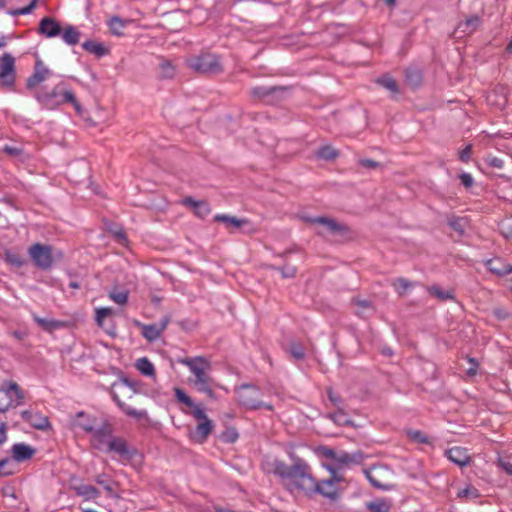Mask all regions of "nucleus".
<instances>
[{
	"label": "nucleus",
	"instance_id": "1",
	"mask_svg": "<svg viewBox=\"0 0 512 512\" xmlns=\"http://www.w3.org/2000/svg\"><path fill=\"white\" fill-rule=\"evenodd\" d=\"M262 469L267 474L278 476L291 492L299 490L313 494V490L316 489V479L312 475L311 467L301 458H297L291 466L276 458L267 459L262 463Z\"/></svg>",
	"mask_w": 512,
	"mask_h": 512
},
{
	"label": "nucleus",
	"instance_id": "2",
	"mask_svg": "<svg viewBox=\"0 0 512 512\" xmlns=\"http://www.w3.org/2000/svg\"><path fill=\"white\" fill-rule=\"evenodd\" d=\"M34 97L44 109L54 110L62 104L71 103L78 115L81 116L83 114V108L76 99L73 91L66 89L64 84L55 85L49 92H35Z\"/></svg>",
	"mask_w": 512,
	"mask_h": 512
},
{
	"label": "nucleus",
	"instance_id": "3",
	"mask_svg": "<svg viewBox=\"0 0 512 512\" xmlns=\"http://www.w3.org/2000/svg\"><path fill=\"white\" fill-rule=\"evenodd\" d=\"M24 398V392L16 382L3 381L0 384V413H6L9 409L22 405Z\"/></svg>",
	"mask_w": 512,
	"mask_h": 512
},
{
	"label": "nucleus",
	"instance_id": "4",
	"mask_svg": "<svg viewBox=\"0 0 512 512\" xmlns=\"http://www.w3.org/2000/svg\"><path fill=\"white\" fill-rule=\"evenodd\" d=\"M239 403L247 409L257 410L265 408L269 411L273 410L271 404L261 401V390L258 386L252 384H242L235 390Z\"/></svg>",
	"mask_w": 512,
	"mask_h": 512
},
{
	"label": "nucleus",
	"instance_id": "5",
	"mask_svg": "<svg viewBox=\"0 0 512 512\" xmlns=\"http://www.w3.org/2000/svg\"><path fill=\"white\" fill-rule=\"evenodd\" d=\"M187 65L201 74H218L223 71L219 56L213 53H202L191 57L188 59Z\"/></svg>",
	"mask_w": 512,
	"mask_h": 512
},
{
	"label": "nucleus",
	"instance_id": "6",
	"mask_svg": "<svg viewBox=\"0 0 512 512\" xmlns=\"http://www.w3.org/2000/svg\"><path fill=\"white\" fill-rule=\"evenodd\" d=\"M28 255L37 268L50 270L54 264L53 249L50 245L34 243L28 249Z\"/></svg>",
	"mask_w": 512,
	"mask_h": 512
},
{
	"label": "nucleus",
	"instance_id": "7",
	"mask_svg": "<svg viewBox=\"0 0 512 512\" xmlns=\"http://www.w3.org/2000/svg\"><path fill=\"white\" fill-rule=\"evenodd\" d=\"M324 467L330 472L331 477L326 480L316 481V489L314 493L321 494L327 498L334 499L337 494V483L343 481V476L337 472V467L333 465H324Z\"/></svg>",
	"mask_w": 512,
	"mask_h": 512
},
{
	"label": "nucleus",
	"instance_id": "8",
	"mask_svg": "<svg viewBox=\"0 0 512 512\" xmlns=\"http://www.w3.org/2000/svg\"><path fill=\"white\" fill-rule=\"evenodd\" d=\"M114 427L108 421H103L100 425L94 428V432H91L90 443L94 449L104 451L111 439L115 436L113 434Z\"/></svg>",
	"mask_w": 512,
	"mask_h": 512
},
{
	"label": "nucleus",
	"instance_id": "9",
	"mask_svg": "<svg viewBox=\"0 0 512 512\" xmlns=\"http://www.w3.org/2000/svg\"><path fill=\"white\" fill-rule=\"evenodd\" d=\"M191 414L195 419L200 421L195 428L192 438L195 442L202 444L207 440L209 434L212 432L214 424L207 417L202 407H195V410H193Z\"/></svg>",
	"mask_w": 512,
	"mask_h": 512
},
{
	"label": "nucleus",
	"instance_id": "10",
	"mask_svg": "<svg viewBox=\"0 0 512 512\" xmlns=\"http://www.w3.org/2000/svg\"><path fill=\"white\" fill-rule=\"evenodd\" d=\"M179 362L189 368L190 372L195 376L194 380H206L211 378L209 375L211 364L206 358L201 356L186 357Z\"/></svg>",
	"mask_w": 512,
	"mask_h": 512
},
{
	"label": "nucleus",
	"instance_id": "11",
	"mask_svg": "<svg viewBox=\"0 0 512 512\" xmlns=\"http://www.w3.org/2000/svg\"><path fill=\"white\" fill-rule=\"evenodd\" d=\"M15 59L9 54L5 53L0 57V85L11 89L15 84Z\"/></svg>",
	"mask_w": 512,
	"mask_h": 512
},
{
	"label": "nucleus",
	"instance_id": "12",
	"mask_svg": "<svg viewBox=\"0 0 512 512\" xmlns=\"http://www.w3.org/2000/svg\"><path fill=\"white\" fill-rule=\"evenodd\" d=\"M23 421L37 430L46 431L51 428L49 418L34 409H26L20 413Z\"/></svg>",
	"mask_w": 512,
	"mask_h": 512
},
{
	"label": "nucleus",
	"instance_id": "13",
	"mask_svg": "<svg viewBox=\"0 0 512 512\" xmlns=\"http://www.w3.org/2000/svg\"><path fill=\"white\" fill-rule=\"evenodd\" d=\"M103 452L114 453L124 460L132 459L135 454V450L130 449L127 441L119 436H114Z\"/></svg>",
	"mask_w": 512,
	"mask_h": 512
},
{
	"label": "nucleus",
	"instance_id": "14",
	"mask_svg": "<svg viewBox=\"0 0 512 512\" xmlns=\"http://www.w3.org/2000/svg\"><path fill=\"white\" fill-rule=\"evenodd\" d=\"M482 18L478 15H471L463 21H460L453 31L456 38H462L472 35L482 25Z\"/></svg>",
	"mask_w": 512,
	"mask_h": 512
},
{
	"label": "nucleus",
	"instance_id": "15",
	"mask_svg": "<svg viewBox=\"0 0 512 512\" xmlns=\"http://www.w3.org/2000/svg\"><path fill=\"white\" fill-rule=\"evenodd\" d=\"M215 222H221L225 225V228L233 233L235 230L250 228L251 222L248 219H239L235 216H230L226 214H217L214 216ZM248 231H252V229H248Z\"/></svg>",
	"mask_w": 512,
	"mask_h": 512
},
{
	"label": "nucleus",
	"instance_id": "16",
	"mask_svg": "<svg viewBox=\"0 0 512 512\" xmlns=\"http://www.w3.org/2000/svg\"><path fill=\"white\" fill-rule=\"evenodd\" d=\"M52 75L41 60H37L34 67V72L28 77L26 86L28 89H34L36 86L47 80Z\"/></svg>",
	"mask_w": 512,
	"mask_h": 512
},
{
	"label": "nucleus",
	"instance_id": "17",
	"mask_svg": "<svg viewBox=\"0 0 512 512\" xmlns=\"http://www.w3.org/2000/svg\"><path fill=\"white\" fill-rule=\"evenodd\" d=\"M71 423L74 428L81 429L90 434L91 432H94V428L97 426V419L84 411H79L72 418Z\"/></svg>",
	"mask_w": 512,
	"mask_h": 512
},
{
	"label": "nucleus",
	"instance_id": "18",
	"mask_svg": "<svg viewBox=\"0 0 512 512\" xmlns=\"http://www.w3.org/2000/svg\"><path fill=\"white\" fill-rule=\"evenodd\" d=\"M169 319L164 317L159 325L157 324H141L138 325L142 329V336L149 342L157 340L162 332L166 329Z\"/></svg>",
	"mask_w": 512,
	"mask_h": 512
},
{
	"label": "nucleus",
	"instance_id": "19",
	"mask_svg": "<svg viewBox=\"0 0 512 512\" xmlns=\"http://www.w3.org/2000/svg\"><path fill=\"white\" fill-rule=\"evenodd\" d=\"M38 33L47 38H54L61 34V26L56 19L44 17L39 23Z\"/></svg>",
	"mask_w": 512,
	"mask_h": 512
},
{
	"label": "nucleus",
	"instance_id": "20",
	"mask_svg": "<svg viewBox=\"0 0 512 512\" xmlns=\"http://www.w3.org/2000/svg\"><path fill=\"white\" fill-rule=\"evenodd\" d=\"M363 461V456L360 452L356 453H347L345 451L336 452V457L334 463H331L330 465H333L337 467V471L341 469L344 466H349L351 464H360Z\"/></svg>",
	"mask_w": 512,
	"mask_h": 512
},
{
	"label": "nucleus",
	"instance_id": "21",
	"mask_svg": "<svg viewBox=\"0 0 512 512\" xmlns=\"http://www.w3.org/2000/svg\"><path fill=\"white\" fill-rule=\"evenodd\" d=\"M445 456L454 464L464 467L469 464L470 456L467 449L462 447H452L445 452Z\"/></svg>",
	"mask_w": 512,
	"mask_h": 512
},
{
	"label": "nucleus",
	"instance_id": "22",
	"mask_svg": "<svg viewBox=\"0 0 512 512\" xmlns=\"http://www.w3.org/2000/svg\"><path fill=\"white\" fill-rule=\"evenodd\" d=\"M112 398L114 402L117 404V406L121 409L123 413H125L127 416L132 417L136 420H142L148 418V413L146 410H137L132 408L130 405H128L126 402L122 401L118 394L113 392Z\"/></svg>",
	"mask_w": 512,
	"mask_h": 512
},
{
	"label": "nucleus",
	"instance_id": "23",
	"mask_svg": "<svg viewBox=\"0 0 512 512\" xmlns=\"http://www.w3.org/2000/svg\"><path fill=\"white\" fill-rule=\"evenodd\" d=\"M12 457L17 462L30 459L35 454V449L25 443H16L11 448Z\"/></svg>",
	"mask_w": 512,
	"mask_h": 512
},
{
	"label": "nucleus",
	"instance_id": "24",
	"mask_svg": "<svg viewBox=\"0 0 512 512\" xmlns=\"http://www.w3.org/2000/svg\"><path fill=\"white\" fill-rule=\"evenodd\" d=\"M310 222L322 225L328 232L336 234L346 232V226L338 223L336 220L328 217H315Z\"/></svg>",
	"mask_w": 512,
	"mask_h": 512
},
{
	"label": "nucleus",
	"instance_id": "25",
	"mask_svg": "<svg viewBox=\"0 0 512 512\" xmlns=\"http://www.w3.org/2000/svg\"><path fill=\"white\" fill-rule=\"evenodd\" d=\"M485 265L490 272L498 276L508 275L512 272V265L504 263L501 258L489 259Z\"/></svg>",
	"mask_w": 512,
	"mask_h": 512
},
{
	"label": "nucleus",
	"instance_id": "26",
	"mask_svg": "<svg viewBox=\"0 0 512 512\" xmlns=\"http://www.w3.org/2000/svg\"><path fill=\"white\" fill-rule=\"evenodd\" d=\"M183 204L194 208L195 214L200 218H205L211 213V208L206 201H196L192 197H186Z\"/></svg>",
	"mask_w": 512,
	"mask_h": 512
},
{
	"label": "nucleus",
	"instance_id": "27",
	"mask_svg": "<svg viewBox=\"0 0 512 512\" xmlns=\"http://www.w3.org/2000/svg\"><path fill=\"white\" fill-rule=\"evenodd\" d=\"M176 74V68L173 63L163 57L159 58L157 76L159 79H172Z\"/></svg>",
	"mask_w": 512,
	"mask_h": 512
},
{
	"label": "nucleus",
	"instance_id": "28",
	"mask_svg": "<svg viewBox=\"0 0 512 512\" xmlns=\"http://www.w3.org/2000/svg\"><path fill=\"white\" fill-rule=\"evenodd\" d=\"M72 488L78 496L82 497L86 501L97 499L100 495L99 490L92 485L79 484Z\"/></svg>",
	"mask_w": 512,
	"mask_h": 512
},
{
	"label": "nucleus",
	"instance_id": "29",
	"mask_svg": "<svg viewBox=\"0 0 512 512\" xmlns=\"http://www.w3.org/2000/svg\"><path fill=\"white\" fill-rule=\"evenodd\" d=\"M82 47L85 51L96 55L97 57H102L108 54L109 50L102 44L93 40L85 41L82 44Z\"/></svg>",
	"mask_w": 512,
	"mask_h": 512
},
{
	"label": "nucleus",
	"instance_id": "30",
	"mask_svg": "<svg viewBox=\"0 0 512 512\" xmlns=\"http://www.w3.org/2000/svg\"><path fill=\"white\" fill-rule=\"evenodd\" d=\"M193 385L197 391L206 394L209 398L215 399L216 395L213 391V379L209 378L206 380H192Z\"/></svg>",
	"mask_w": 512,
	"mask_h": 512
},
{
	"label": "nucleus",
	"instance_id": "31",
	"mask_svg": "<svg viewBox=\"0 0 512 512\" xmlns=\"http://www.w3.org/2000/svg\"><path fill=\"white\" fill-rule=\"evenodd\" d=\"M366 508L370 512H390L392 508V503L387 499H377L372 502H368L366 504Z\"/></svg>",
	"mask_w": 512,
	"mask_h": 512
},
{
	"label": "nucleus",
	"instance_id": "32",
	"mask_svg": "<svg viewBox=\"0 0 512 512\" xmlns=\"http://www.w3.org/2000/svg\"><path fill=\"white\" fill-rule=\"evenodd\" d=\"M277 90H280L279 87H266V86H257L253 87L250 91L252 97L258 100H265L269 96L273 95Z\"/></svg>",
	"mask_w": 512,
	"mask_h": 512
},
{
	"label": "nucleus",
	"instance_id": "33",
	"mask_svg": "<svg viewBox=\"0 0 512 512\" xmlns=\"http://www.w3.org/2000/svg\"><path fill=\"white\" fill-rule=\"evenodd\" d=\"M62 39L68 45H76L80 39V32L72 25H68L62 32Z\"/></svg>",
	"mask_w": 512,
	"mask_h": 512
},
{
	"label": "nucleus",
	"instance_id": "34",
	"mask_svg": "<svg viewBox=\"0 0 512 512\" xmlns=\"http://www.w3.org/2000/svg\"><path fill=\"white\" fill-rule=\"evenodd\" d=\"M137 370L144 376H154L155 375V368L152 362L147 358L143 357L136 361L135 364Z\"/></svg>",
	"mask_w": 512,
	"mask_h": 512
},
{
	"label": "nucleus",
	"instance_id": "35",
	"mask_svg": "<svg viewBox=\"0 0 512 512\" xmlns=\"http://www.w3.org/2000/svg\"><path fill=\"white\" fill-rule=\"evenodd\" d=\"M376 83L387 89L391 94L397 95L399 87L395 79L389 75H384L376 80Z\"/></svg>",
	"mask_w": 512,
	"mask_h": 512
},
{
	"label": "nucleus",
	"instance_id": "36",
	"mask_svg": "<svg viewBox=\"0 0 512 512\" xmlns=\"http://www.w3.org/2000/svg\"><path fill=\"white\" fill-rule=\"evenodd\" d=\"M428 292L441 301L454 299V293L452 290H443L439 286H431L427 288Z\"/></svg>",
	"mask_w": 512,
	"mask_h": 512
},
{
	"label": "nucleus",
	"instance_id": "37",
	"mask_svg": "<svg viewBox=\"0 0 512 512\" xmlns=\"http://www.w3.org/2000/svg\"><path fill=\"white\" fill-rule=\"evenodd\" d=\"M33 320L44 330L52 331L61 326V323L54 319L41 318L36 314L32 315Z\"/></svg>",
	"mask_w": 512,
	"mask_h": 512
},
{
	"label": "nucleus",
	"instance_id": "38",
	"mask_svg": "<svg viewBox=\"0 0 512 512\" xmlns=\"http://www.w3.org/2000/svg\"><path fill=\"white\" fill-rule=\"evenodd\" d=\"M316 156L320 159L331 161L339 156V152L331 145H324L318 149Z\"/></svg>",
	"mask_w": 512,
	"mask_h": 512
},
{
	"label": "nucleus",
	"instance_id": "39",
	"mask_svg": "<svg viewBox=\"0 0 512 512\" xmlns=\"http://www.w3.org/2000/svg\"><path fill=\"white\" fill-rule=\"evenodd\" d=\"M126 21L118 16H113L108 21V26L114 35L120 36L123 34V29Z\"/></svg>",
	"mask_w": 512,
	"mask_h": 512
},
{
	"label": "nucleus",
	"instance_id": "40",
	"mask_svg": "<svg viewBox=\"0 0 512 512\" xmlns=\"http://www.w3.org/2000/svg\"><path fill=\"white\" fill-rule=\"evenodd\" d=\"M4 255L5 261L14 267L20 268L25 264V259L19 253L6 250Z\"/></svg>",
	"mask_w": 512,
	"mask_h": 512
},
{
	"label": "nucleus",
	"instance_id": "41",
	"mask_svg": "<svg viewBox=\"0 0 512 512\" xmlns=\"http://www.w3.org/2000/svg\"><path fill=\"white\" fill-rule=\"evenodd\" d=\"M405 80L410 86L417 87L422 81V74L417 69H407L405 72Z\"/></svg>",
	"mask_w": 512,
	"mask_h": 512
},
{
	"label": "nucleus",
	"instance_id": "42",
	"mask_svg": "<svg viewBox=\"0 0 512 512\" xmlns=\"http://www.w3.org/2000/svg\"><path fill=\"white\" fill-rule=\"evenodd\" d=\"M174 392H175V397H176L177 401L185 404L189 408H192V411L195 410V407H200L199 405L195 404L193 402V400L191 399V397L188 396L186 394V392L184 390H182L181 388H178V387L174 388Z\"/></svg>",
	"mask_w": 512,
	"mask_h": 512
},
{
	"label": "nucleus",
	"instance_id": "43",
	"mask_svg": "<svg viewBox=\"0 0 512 512\" xmlns=\"http://www.w3.org/2000/svg\"><path fill=\"white\" fill-rule=\"evenodd\" d=\"M406 433H407L408 438L413 442L421 443V444H430L431 443L430 438L420 430L410 429V430H407Z\"/></svg>",
	"mask_w": 512,
	"mask_h": 512
},
{
	"label": "nucleus",
	"instance_id": "44",
	"mask_svg": "<svg viewBox=\"0 0 512 512\" xmlns=\"http://www.w3.org/2000/svg\"><path fill=\"white\" fill-rule=\"evenodd\" d=\"M415 285V283L413 282H410L408 281L407 279L405 278H396L393 282H392V286L394 287V289L397 291V293L402 296L405 294L406 290L408 288H411Z\"/></svg>",
	"mask_w": 512,
	"mask_h": 512
},
{
	"label": "nucleus",
	"instance_id": "45",
	"mask_svg": "<svg viewBox=\"0 0 512 512\" xmlns=\"http://www.w3.org/2000/svg\"><path fill=\"white\" fill-rule=\"evenodd\" d=\"M499 230L505 238H512V216L506 217L500 221Z\"/></svg>",
	"mask_w": 512,
	"mask_h": 512
},
{
	"label": "nucleus",
	"instance_id": "46",
	"mask_svg": "<svg viewBox=\"0 0 512 512\" xmlns=\"http://www.w3.org/2000/svg\"><path fill=\"white\" fill-rule=\"evenodd\" d=\"M448 224L459 235L464 234L466 225L465 218L452 217L451 219H449Z\"/></svg>",
	"mask_w": 512,
	"mask_h": 512
},
{
	"label": "nucleus",
	"instance_id": "47",
	"mask_svg": "<svg viewBox=\"0 0 512 512\" xmlns=\"http://www.w3.org/2000/svg\"><path fill=\"white\" fill-rule=\"evenodd\" d=\"M289 352L296 360H302L305 357V349L302 344L292 342L289 346Z\"/></svg>",
	"mask_w": 512,
	"mask_h": 512
},
{
	"label": "nucleus",
	"instance_id": "48",
	"mask_svg": "<svg viewBox=\"0 0 512 512\" xmlns=\"http://www.w3.org/2000/svg\"><path fill=\"white\" fill-rule=\"evenodd\" d=\"M239 437L238 432L235 428L229 427L226 428L225 431H223L220 435V439L224 443H234Z\"/></svg>",
	"mask_w": 512,
	"mask_h": 512
},
{
	"label": "nucleus",
	"instance_id": "49",
	"mask_svg": "<svg viewBox=\"0 0 512 512\" xmlns=\"http://www.w3.org/2000/svg\"><path fill=\"white\" fill-rule=\"evenodd\" d=\"M109 297L117 304L123 305L128 300V292L127 291H112L109 294Z\"/></svg>",
	"mask_w": 512,
	"mask_h": 512
},
{
	"label": "nucleus",
	"instance_id": "50",
	"mask_svg": "<svg viewBox=\"0 0 512 512\" xmlns=\"http://www.w3.org/2000/svg\"><path fill=\"white\" fill-rule=\"evenodd\" d=\"M111 314H112V309L111 308L102 307V308L96 309L95 320H96L97 324L100 327L103 326L104 319L106 317H108L109 315H111Z\"/></svg>",
	"mask_w": 512,
	"mask_h": 512
},
{
	"label": "nucleus",
	"instance_id": "51",
	"mask_svg": "<svg viewBox=\"0 0 512 512\" xmlns=\"http://www.w3.org/2000/svg\"><path fill=\"white\" fill-rule=\"evenodd\" d=\"M37 1L38 0H32L29 5L22 7V8L15 9V10L11 11L10 14L13 16L30 14L33 11V9L36 7Z\"/></svg>",
	"mask_w": 512,
	"mask_h": 512
},
{
	"label": "nucleus",
	"instance_id": "52",
	"mask_svg": "<svg viewBox=\"0 0 512 512\" xmlns=\"http://www.w3.org/2000/svg\"><path fill=\"white\" fill-rule=\"evenodd\" d=\"M106 475L105 474H99L95 477V482L99 485H102L104 489L109 493L113 494V488L110 485L108 481H106Z\"/></svg>",
	"mask_w": 512,
	"mask_h": 512
},
{
	"label": "nucleus",
	"instance_id": "53",
	"mask_svg": "<svg viewBox=\"0 0 512 512\" xmlns=\"http://www.w3.org/2000/svg\"><path fill=\"white\" fill-rule=\"evenodd\" d=\"M330 417L334 422L338 424H347L349 422L346 417V414L341 409H339L335 413H332Z\"/></svg>",
	"mask_w": 512,
	"mask_h": 512
},
{
	"label": "nucleus",
	"instance_id": "54",
	"mask_svg": "<svg viewBox=\"0 0 512 512\" xmlns=\"http://www.w3.org/2000/svg\"><path fill=\"white\" fill-rule=\"evenodd\" d=\"M111 232L120 243L127 241L126 234L122 227L116 226L114 229H111Z\"/></svg>",
	"mask_w": 512,
	"mask_h": 512
},
{
	"label": "nucleus",
	"instance_id": "55",
	"mask_svg": "<svg viewBox=\"0 0 512 512\" xmlns=\"http://www.w3.org/2000/svg\"><path fill=\"white\" fill-rule=\"evenodd\" d=\"M365 475L368 479V481L371 483L372 486L376 487V488H381V489H385L386 487L381 483L379 482L374 474H373V471L370 470V471H365Z\"/></svg>",
	"mask_w": 512,
	"mask_h": 512
},
{
	"label": "nucleus",
	"instance_id": "56",
	"mask_svg": "<svg viewBox=\"0 0 512 512\" xmlns=\"http://www.w3.org/2000/svg\"><path fill=\"white\" fill-rule=\"evenodd\" d=\"M459 178L464 187L470 188L473 185L474 180L471 174L463 172Z\"/></svg>",
	"mask_w": 512,
	"mask_h": 512
},
{
	"label": "nucleus",
	"instance_id": "57",
	"mask_svg": "<svg viewBox=\"0 0 512 512\" xmlns=\"http://www.w3.org/2000/svg\"><path fill=\"white\" fill-rule=\"evenodd\" d=\"M327 395H328L329 400L335 406L339 407L343 403L342 398L339 395H337L336 393H334V391L332 389H328Z\"/></svg>",
	"mask_w": 512,
	"mask_h": 512
},
{
	"label": "nucleus",
	"instance_id": "58",
	"mask_svg": "<svg viewBox=\"0 0 512 512\" xmlns=\"http://www.w3.org/2000/svg\"><path fill=\"white\" fill-rule=\"evenodd\" d=\"M359 165L367 169H376L380 166V163L371 159H361Z\"/></svg>",
	"mask_w": 512,
	"mask_h": 512
},
{
	"label": "nucleus",
	"instance_id": "59",
	"mask_svg": "<svg viewBox=\"0 0 512 512\" xmlns=\"http://www.w3.org/2000/svg\"><path fill=\"white\" fill-rule=\"evenodd\" d=\"M281 273L284 278H292L296 274V268L293 266L286 265L281 269Z\"/></svg>",
	"mask_w": 512,
	"mask_h": 512
},
{
	"label": "nucleus",
	"instance_id": "60",
	"mask_svg": "<svg viewBox=\"0 0 512 512\" xmlns=\"http://www.w3.org/2000/svg\"><path fill=\"white\" fill-rule=\"evenodd\" d=\"M472 146L467 145L459 154V158L463 162H468L471 156Z\"/></svg>",
	"mask_w": 512,
	"mask_h": 512
},
{
	"label": "nucleus",
	"instance_id": "61",
	"mask_svg": "<svg viewBox=\"0 0 512 512\" xmlns=\"http://www.w3.org/2000/svg\"><path fill=\"white\" fill-rule=\"evenodd\" d=\"M321 453L325 458L332 460V462L334 463L335 457H336V451H334L333 449L327 448V447H322Z\"/></svg>",
	"mask_w": 512,
	"mask_h": 512
},
{
	"label": "nucleus",
	"instance_id": "62",
	"mask_svg": "<svg viewBox=\"0 0 512 512\" xmlns=\"http://www.w3.org/2000/svg\"><path fill=\"white\" fill-rule=\"evenodd\" d=\"M7 440V425L5 422H0V445Z\"/></svg>",
	"mask_w": 512,
	"mask_h": 512
},
{
	"label": "nucleus",
	"instance_id": "63",
	"mask_svg": "<svg viewBox=\"0 0 512 512\" xmlns=\"http://www.w3.org/2000/svg\"><path fill=\"white\" fill-rule=\"evenodd\" d=\"M499 467H501L507 474L512 475V464L505 460L500 459L498 462Z\"/></svg>",
	"mask_w": 512,
	"mask_h": 512
},
{
	"label": "nucleus",
	"instance_id": "64",
	"mask_svg": "<svg viewBox=\"0 0 512 512\" xmlns=\"http://www.w3.org/2000/svg\"><path fill=\"white\" fill-rule=\"evenodd\" d=\"M493 313L500 320H504L508 317V313L500 308L495 309Z\"/></svg>",
	"mask_w": 512,
	"mask_h": 512
}]
</instances>
